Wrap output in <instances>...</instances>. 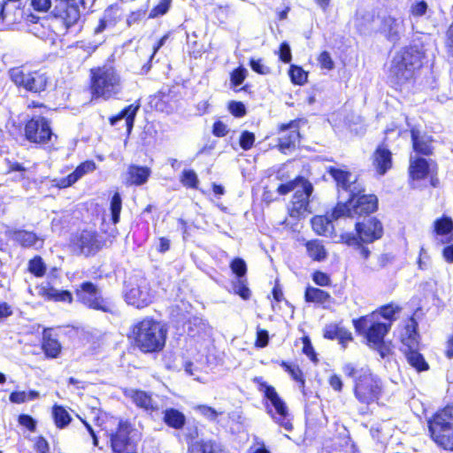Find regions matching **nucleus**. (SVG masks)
Instances as JSON below:
<instances>
[{"label":"nucleus","mask_w":453,"mask_h":453,"mask_svg":"<svg viewBox=\"0 0 453 453\" xmlns=\"http://www.w3.org/2000/svg\"><path fill=\"white\" fill-rule=\"evenodd\" d=\"M345 376L353 380L354 394L362 403L369 404L379 398L380 393V380L373 375L366 365L358 367L352 363L342 366Z\"/></svg>","instance_id":"obj_1"},{"label":"nucleus","mask_w":453,"mask_h":453,"mask_svg":"<svg viewBox=\"0 0 453 453\" xmlns=\"http://www.w3.org/2000/svg\"><path fill=\"white\" fill-rule=\"evenodd\" d=\"M425 57L422 47L414 44L405 47L397 53L390 68V75L399 85L411 80L415 71L422 66V60Z\"/></svg>","instance_id":"obj_2"},{"label":"nucleus","mask_w":453,"mask_h":453,"mask_svg":"<svg viewBox=\"0 0 453 453\" xmlns=\"http://www.w3.org/2000/svg\"><path fill=\"white\" fill-rule=\"evenodd\" d=\"M8 75L18 88L34 94L45 91L50 81L45 70H34L24 65L9 69Z\"/></svg>","instance_id":"obj_3"},{"label":"nucleus","mask_w":453,"mask_h":453,"mask_svg":"<svg viewBox=\"0 0 453 453\" xmlns=\"http://www.w3.org/2000/svg\"><path fill=\"white\" fill-rule=\"evenodd\" d=\"M428 430L436 444L453 450V406H447L428 419Z\"/></svg>","instance_id":"obj_4"},{"label":"nucleus","mask_w":453,"mask_h":453,"mask_svg":"<svg viewBox=\"0 0 453 453\" xmlns=\"http://www.w3.org/2000/svg\"><path fill=\"white\" fill-rule=\"evenodd\" d=\"M378 207V199L374 195L348 196L345 203L339 202L332 211L333 219L342 217L355 218L357 216L369 215Z\"/></svg>","instance_id":"obj_5"},{"label":"nucleus","mask_w":453,"mask_h":453,"mask_svg":"<svg viewBox=\"0 0 453 453\" xmlns=\"http://www.w3.org/2000/svg\"><path fill=\"white\" fill-rule=\"evenodd\" d=\"M353 325L356 331L365 337L369 347L385 341L391 328V323L380 321L376 312L353 319Z\"/></svg>","instance_id":"obj_6"},{"label":"nucleus","mask_w":453,"mask_h":453,"mask_svg":"<svg viewBox=\"0 0 453 453\" xmlns=\"http://www.w3.org/2000/svg\"><path fill=\"white\" fill-rule=\"evenodd\" d=\"M120 89L119 77L111 67L92 71L91 93L93 96L109 99Z\"/></svg>","instance_id":"obj_7"},{"label":"nucleus","mask_w":453,"mask_h":453,"mask_svg":"<svg viewBox=\"0 0 453 453\" xmlns=\"http://www.w3.org/2000/svg\"><path fill=\"white\" fill-rule=\"evenodd\" d=\"M258 390L270 402L266 406L267 412L273 420L286 431L290 432L293 428L291 418L285 402L279 396L275 388L265 381L259 382Z\"/></svg>","instance_id":"obj_8"},{"label":"nucleus","mask_w":453,"mask_h":453,"mask_svg":"<svg viewBox=\"0 0 453 453\" xmlns=\"http://www.w3.org/2000/svg\"><path fill=\"white\" fill-rule=\"evenodd\" d=\"M357 234L345 233L341 235L342 242L349 246H359L360 242L372 243L383 235V226L380 220L369 218L356 223Z\"/></svg>","instance_id":"obj_9"},{"label":"nucleus","mask_w":453,"mask_h":453,"mask_svg":"<svg viewBox=\"0 0 453 453\" xmlns=\"http://www.w3.org/2000/svg\"><path fill=\"white\" fill-rule=\"evenodd\" d=\"M77 302L88 309L112 313L113 306L108 299L104 298L102 290L91 281H84L75 288Z\"/></svg>","instance_id":"obj_10"},{"label":"nucleus","mask_w":453,"mask_h":453,"mask_svg":"<svg viewBox=\"0 0 453 453\" xmlns=\"http://www.w3.org/2000/svg\"><path fill=\"white\" fill-rule=\"evenodd\" d=\"M56 6L53 15L57 22L61 24L65 31H68L78 24L81 18L80 4H84V0H55Z\"/></svg>","instance_id":"obj_11"},{"label":"nucleus","mask_w":453,"mask_h":453,"mask_svg":"<svg viewBox=\"0 0 453 453\" xmlns=\"http://www.w3.org/2000/svg\"><path fill=\"white\" fill-rule=\"evenodd\" d=\"M167 328L160 322L143 319V352H159L165 344Z\"/></svg>","instance_id":"obj_12"},{"label":"nucleus","mask_w":453,"mask_h":453,"mask_svg":"<svg viewBox=\"0 0 453 453\" xmlns=\"http://www.w3.org/2000/svg\"><path fill=\"white\" fill-rule=\"evenodd\" d=\"M327 173L336 182L340 197L345 193L347 196H358L365 191L363 185L358 181L357 176L349 171L336 167L328 166Z\"/></svg>","instance_id":"obj_13"},{"label":"nucleus","mask_w":453,"mask_h":453,"mask_svg":"<svg viewBox=\"0 0 453 453\" xmlns=\"http://www.w3.org/2000/svg\"><path fill=\"white\" fill-rule=\"evenodd\" d=\"M135 430L127 421H119L116 433L111 434V445L114 453H135Z\"/></svg>","instance_id":"obj_14"},{"label":"nucleus","mask_w":453,"mask_h":453,"mask_svg":"<svg viewBox=\"0 0 453 453\" xmlns=\"http://www.w3.org/2000/svg\"><path fill=\"white\" fill-rule=\"evenodd\" d=\"M25 136L33 143L46 144L54 136L50 121L42 116H35L25 126Z\"/></svg>","instance_id":"obj_15"},{"label":"nucleus","mask_w":453,"mask_h":453,"mask_svg":"<svg viewBox=\"0 0 453 453\" xmlns=\"http://www.w3.org/2000/svg\"><path fill=\"white\" fill-rule=\"evenodd\" d=\"M313 192V186L306 180L303 182L300 188L294 193L291 205L288 208L289 216L291 218L299 219L306 213H311L310 197Z\"/></svg>","instance_id":"obj_16"},{"label":"nucleus","mask_w":453,"mask_h":453,"mask_svg":"<svg viewBox=\"0 0 453 453\" xmlns=\"http://www.w3.org/2000/svg\"><path fill=\"white\" fill-rule=\"evenodd\" d=\"M280 135L279 137L278 148L283 154L293 152L300 141V133L298 131V123L291 121L287 125H281Z\"/></svg>","instance_id":"obj_17"},{"label":"nucleus","mask_w":453,"mask_h":453,"mask_svg":"<svg viewBox=\"0 0 453 453\" xmlns=\"http://www.w3.org/2000/svg\"><path fill=\"white\" fill-rule=\"evenodd\" d=\"M104 245L102 237L95 231L84 230L80 234L76 246L85 256L95 255Z\"/></svg>","instance_id":"obj_18"},{"label":"nucleus","mask_w":453,"mask_h":453,"mask_svg":"<svg viewBox=\"0 0 453 453\" xmlns=\"http://www.w3.org/2000/svg\"><path fill=\"white\" fill-rule=\"evenodd\" d=\"M380 30L388 41L396 42L400 39L401 33L403 31V19L391 15L385 16L381 20Z\"/></svg>","instance_id":"obj_19"},{"label":"nucleus","mask_w":453,"mask_h":453,"mask_svg":"<svg viewBox=\"0 0 453 453\" xmlns=\"http://www.w3.org/2000/svg\"><path fill=\"white\" fill-rule=\"evenodd\" d=\"M139 106L129 105L124 108L119 114L110 118V124L117 127L118 129L125 127L127 134L131 133L134 126V119Z\"/></svg>","instance_id":"obj_20"},{"label":"nucleus","mask_w":453,"mask_h":453,"mask_svg":"<svg viewBox=\"0 0 453 453\" xmlns=\"http://www.w3.org/2000/svg\"><path fill=\"white\" fill-rule=\"evenodd\" d=\"M148 104L150 109L165 112L167 114L173 112L176 109V101L172 99V96L170 94L163 92L150 96Z\"/></svg>","instance_id":"obj_21"},{"label":"nucleus","mask_w":453,"mask_h":453,"mask_svg":"<svg viewBox=\"0 0 453 453\" xmlns=\"http://www.w3.org/2000/svg\"><path fill=\"white\" fill-rule=\"evenodd\" d=\"M411 136L413 144V149L416 152L428 156L432 153V137L422 134L417 127L411 129Z\"/></svg>","instance_id":"obj_22"},{"label":"nucleus","mask_w":453,"mask_h":453,"mask_svg":"<svg viewBox=\"0 0 453 453\" xmlns=\"http://www.w3.org/2000/svg\"><path fill=\"white\" fill-rule=\"evenodd\" d=\"M324 337L329 340H337L342 348L353 340L351 333L343 326L337 324L326 325L324 329Z\"/></svg>","instance_id":"obj_23"},{"label":"nucleus","mask_w":453,"mask_h":453,"mask_svg":"<svg viewBox=\"0 0 453 453\" xmlns=\"http://www.w3.org/2000/svg\"><path fill=\"white\" fill-rule=\"evenodd\" d=\"M418 323L414 318H411L402 335L403 349H418Z\"/></svg>","instance_id":"obj_24"},{"label":"nucleus","mask_w":453,"mask_h":453,"mask_svg":"<svg viewBox=\"0 0 453 453\" xmlns=\"http://www.w3.org/2000/svg\"><path fill=\"white\" fill-rule=\"evenodd\" d=\"M8 234L12 240L18 242L24 248L35 247L38 242L42 246V241H40L38 236L29 231L26 230H11Z\"/></svg>","instance_id":"obj_25"},{"label":"nucleus","mask_w":453,"mask_h":453,"mask_svg":"<svg viewBox=\"0 0 453 453\" xmlns=\"http://www.w3.org/2000/svg\"><path fill=\"white\" fill-rule=\"evenodd\" d=\"M188 453H227L223 445L214 440H202L188 447Z\"/></svg>","instance_id":"obj_26"},{"label":"nucleus","mask_w":453,"mask_h":453,"mask_svg":"<svg viewBox=\"0 0 453 453\" xmlns=\"http://www.w3.org/2000/svg\"><path fill=\"white\" fill-rule=\"evenodd\" d=\"M391 152L388 149L382 146L377 148L373 155V165L380 175L385 174L391 168Z\"/></svg>","instance_id":"obj_27"},{"label":"nucleus","mask_w":453,"mask_h":453,"mask_svg":"<svg viewBox=\"0 0 453 453\" xmlns=\"http://www.w3.org/2000/svg\"><path fill=\"white\" fill-rule=\"evenodd\" d=\"M164 422L176 430H180L186 424V416L184 413L174 408H167L161 411Z\"/></svg>","instance_id":"obj_28"},{"label":"nucleus","mask_w":453,"mask_h":453,"mask_svg":"<svg viewBox=\"0 0 453 453\" xmlns=\"http://www.w3.org/2000/svg\"><path fill=\"white\" fill-rule=\"evenodd\" d=\"M118 19V10L113 7L107 8L95 28V35H99L105 30L112 29L116 26Z\"/></svg>","instance_id":"obj_29"},{"label":"nucleus","mask_w":453,"mask_h":453,"mask_svg":"<svg viewBox=\"0 0 453 453\" xmlns=\"http://www.w3.org/2000/svg\"><path fill=\"white\" fill-rule=\"evenodd\" d=\"M402 350L404 353L409 365L418 372L428 370L429 365L425 360L423 355L418 351V349H403Z\"/></svg>","instance_id":"obj_30"},{"label":"nucleus","mask_w":453,"mask_h":453,"mask_svg":"<svg viewBox=\"0 0 453 453\" xmlns=\"http://www.w3.org/2000/svg\"><path fill=\"white\" fill-rule=\"evenodd\" d=\"M332 214L328 216H316L311 219V226L313 230L320 235H326L331 234L334 226L332 220H334Z\"/></svg>","instance_id":"obj_31"},{"label":"nucleus","mask_w":453,"mask_h":453,"mask_svg":"<svg viewBox=\"0 0 453 453\" xmlns=\"http://www.w3.org/2000/svg\"><path fill=\"white\" fill-rule=\"evenodd\" d=\"M331 296L325 290L314 287H307L304 292V299L307 303L323 304L329 302Z\"/></svg>","instance_id":"obj_32"},{"label":"nucleus","mask_w":453,"mask_h":453,"mask_svg":"<svg viewBox=\"0 0 453 453\" xmlns=\"http://www.w3.org/2000/svg\"><path fill=\"white\" fill-rule=\"evenodd\" d=\"M429 173V165L426 159L419 157L411 162L410 174L414 180L425 179Z\"/></svg>","instance_id":"obj_33"},{"label":"nucleus","mask_w":453,"mask_h":453,"mask_svg":"<svg viewBox=\"0 0 453 453\" xmlns=\"http://www.w3.org/2000/svg\"><path fill=\"white\" fill-rule=\"evenodd\" d=\"M42 348L48 357L56 358L61 351V344L50 335H43Z\"/></svg>","instance_id":"obj_34"},{"label":"nucleus","mask_w":453,"mask_h":453,"mask_svg":"<svg viewBox=\"0 0 453 453\" xmlns=\"http://www.w3.org/2000/svg\"><path fill=\"white\" fill-rule=\"evenodd\" d=\"M141 295L142 290L139 286L136 288L130 287V285L126 282L124 296L128 305H132L139 309L141 306Z\"/></svg>","instance_id":"obj_35"},{"label":"nucleus","mask_w":453,"mask_h":453,"mask_svg":"<svg viewBox=\"0 0 453 453\" xmlns=\"http://www.w3.org/2000/svg\"><path fill=\"white\" fill-rule=\"evenodd\" d=\"M306 249L309 256L316 261H322L326 257V251L322 243L318 240L308 242Z\"/></svg>","instance_id":"obj_36"},{"label":"nucleus","mask_w":453,"mask_h":453,"mask_svg":"<svg viewBox=\"0 0 453 453\" xmlns=\"http://www.w3.org/2000/svg\"><path fill=\"white\" fill-rule=\"evenodd\" d=\"M45 296L49 300L71 303L73 301V294L68 290H60L50 288L45 290Z\"/></svg>","instance_id":"obj_37"},{"label":"nucleus","mask_w":453,"mask_h":453,"mask_svg":"<svg viewBox=\"0 0 453 453\" xmlns=\"http://www.w3.org/2000/svg\"><path fill=\"white\" fill-rule=\"evenodd\" d=\"M193 410L210 422H217L218 418L224 412L205 404L196 405Z\"/></svg>","instance_id":"obj_38"},{"label":"nucleus","mask_w":453,"mask_h":453,"mask_svg":"<svg viewBox=\"0 0 453 453\" xmlns=\"http://www.w3.org/2000/svg\"><path fill=\"white\" fill-rule=\"evenodd\" d=\"M52 415L56 426L58 428L65 427L71 422L69 413L62 406L55 405L52 410Z\"/></svg>","instance_id":"obj_39"},{"label":"nucleus","mask_w":453,"mask_h":453,"mask_svg":"<svg viewBox=\"0 0 453 453\" xmlns=\"http://www.w3.org/2000/svg\"><path fill=\"white\" fill-rule=\"evenodd\" d=\"M434 227L438 235H447L453 230V220L449 217L443 216L434 221Z\"/></svg>","instance_id":"obj_40"},{"label":"nucleus","mask_w":453,"mask_h":453,"mask_svg":"<svg viewBox=\"0 0 453 453\" xmlns=\"http://www.w3.org/2000/svg\"><path fill=\"white\" fill-rule=\"evenodd\" d=\"M28 271L35 277H42L46 272V265L40 256H35L28 262Z\"/></svg>","instance_id":"obj_41"},{"label":"nucleus","mask_w":453,"mask_h":453,"mask_svg":"<svg viewBox=\"0 0 453 453\" xmlns=\"http://www.w3.org/2000/svg\"><path fill=\"white\" fill-rule=\"evenodd\" d=\"M281 367L289 373L294 380L299 382L302 388H304L305 380L303 379V372L296 365H289L285 361L280 363Z\"/></svg>","instance_id":"obj_42"},{"label":"nucleus","mask_w":453,"mask_h":453,"mask_svg":"<svg viewBox=\"0 0 453 453\" xmlns=\"http://www.w3.org/2000/svg\"><path fill=\"white\" fill-rule=\"evenodd\" d=\"M121 207L122 201L120 195L119 193H115L111 197L110 205L111 221L114 225H116L119 221Z\"/></svg>","instance_id":"obj_43"},{"label":"nucleus","mask_w":453,"mask_h":453,"mask_svg":"<svg viewBox=\"0 0 453 453\" xmlns=\"http://www.w3.org/2000/svg\"><path fill=\"white\" fill-rule=\"evenodd\" d=\"M307 180L302 176L296 177L295 180H290L287 183L280 184L278 188V192L280 195H286L291 191H295L301 188L303 182H305Z\"/></svg>","instance_id":"obj_44"},{"label":"nucleus","mask_w":453,"mask_h":453,"mask_svg":"<svg viewBox=\"0 0 453 453\" xmlns=\"http://www.w3.org/2000/svg\"><path fill=\"white\" fill-rule=\"evenodd\" d=\"M125 181L127 185L142 184V167L130 165L126 174Z\"/></svg>","instance_id":"obj_45"},{"label":"nucleus","mask_w":453,"mask_h":453,"mask_svg":"<svg viewBox=\"0 0 453 453\" xmlns=\"http://www.w3.org/2000/svg\"><path fill=\"white\" fill-rule=\"evenodd\" d=\"M180 182L187 188H196L199 180L194 170H184L180 177Z\"/></svg>","instance_id":"obj_46"},{"label":"nucleus","mask_w":453,"mask_h":453,"mask_svg":"<svg viewBox=\"0 0 453 453\" xmlns=\"http://www.w3.org/2000/svg\"><path fill=\"white\" fill-rule=\"evenodd\" d=\"M289 76L293 83L302 85L306 81L308 74L302 67L291 65L289 69Z\"/></svg>","instance_id":"obj_47"},{"label":"nucleus","mask_w":453,"mask_h":453,"mask_svg":"<svg viewBox=\"0 0 453 453\" xmlns=\"http://www.w3.org/2000/svg\"><path fill=\"white\" fill-rule=\"evenodd\" d=\"M400 311L398 306H394L393 304H387L380 308L378 311H375L378 314V317L380 316L390 322L395 319V315L396 312Z\"/></svg>","instance_id":"obj_48"},{"label":"nucleus","mask_w":453,"mask_h":453,"mask_svg":"<svg viewBox=\"0 0 453 453\" xmlns=\"http://www.w3.org/2000/svg\"><path fill=\"white\" fill-rule=\"evenodd\" d=\"M96 169V164L93 161H85L76 167L72 174L78 181L86 173H91Z\"/></svg>","instance_id":"obj_49"},{"label":"nucleus","mask_w":453,"mask_h":453,"mask_svg":"<svg viewBox=\"0 0 453 453\" xmlns=\"http://www.w3.org/2000/svg\"><path fill=\"white\" fill-rule=\"evenodd\" d=\"M172 0H160L159 3L150 11L149 18L154 19L165 15L170 6Z\"/></svg>","instance_id":"obj_50"},{"label":"nucleus","mask_w":453,"mask_h":453,"mask_svg":"<svg viewBox=\"0 0 453 453\" xmlns=\"http://www.w3.org/2000/svg\"><path fill=\"white\" fill-rule=\"evenodd\" d=\"M230 268H231L232 272L239 279H242L247 273L246 263L242 258H240V257H236L231 262Z\"/></svg>","instance_id":"obj_51"},{"label":"nucleus","mask_w":453,"mask_h":453,"mask_svg":"<svg viewBox=\"0 0 453 453\" xmlns=\"http://www.w3.org/2000/svg\"><path fill=\"white\" fill-rule=\"evenodd\" d=\"M143 410L151 411L150 416L152 419H156L161 416L158 406L154 404L153 400L147 393L143 392Z\"/></svg>","instance_id":"obj_52"},{"label":"nucleus","mask_w":453,"mask_h":453,"mask_svg":"<svg viewBox=\"0 0 453 453\" xmlns=\"http://www.w3.org/2000/svg\"><path fill=\"white\" fill-rule=\"evenodd\" d=\"M142 322L136 323L130 333L127 334L128 339L134 343V347L142 350Z\"/></svg>","instance_id":"obj_53"},{"label":"nucleus","mask_w":453,"mask_h":453,"mask_svg":"<svg viewBox=\"0 0 453 453\" xmlns=\"http://www.w3.org/2000/svg\"><path fill=\"white\" fill-rule=\"evenodd\" d=\"M246 76H247V70L244 67L240 66V67L234 69L231 73V77H230V81H231L232 87L236 88L237 86L241 85L243 82V81L245 80Z\"/></svg>","instance_id":"obj_54"},{"label":"nucleus","mask_w":453,"mask_h":453,"mask_svg":"<svg viewBox=\"0 0 453 453\" xmlns=\"http://www.w3.org/2000/svg\"><path fill=\"white\" fill-rule=\"evenodd\" d=\"M255 134L249 131H243L240 136V146L244 150H249L254 144Z\"/></svg>","instance_id":"obj_55"},{"label":"nucleus","mask_w":453,"mask_h":453,"mask_svg":"<svg viewBox=\"0 0 453 453\" xmlns=\"http://www.w3.org/2000/svg\"><path fill=\"white\" fill-rule=\"evenodd\" d=\"M234 292L239 295L242 299L248 300L250 296V290L246 286L242 279H238L234 286Z\"/></svg>","instance_id":"obj_56"},{"label":"nucleus","mask_w":453,"mask_h":453,"mask_svg":"<svg viewBox=\"0 0 453 453\" xmlns=\"http://www.w3.org/2000/svg\"><path fill=\"white\" fill-rule=\"evenodd\" d=\"M250 65L254 72L259 74L265 75L270 73L271 72V69L263 64L262 59L251 58L250 61Z\"/></svg>","instance_id":"obj_57"},{"label":"nucleus","mask_w":453,"mask_h":453,"mask_svg":"<svg viewBox=\"0 0 453 453\" xmlns=\"http://www.w3.org/2000/svg\"><path fill=\"white\" fill-rule=\"evenodd\" d=\"M312 280L315 282V284L321 287L329 286L331 283V280L328 274L320 271H316L312 274Z\"/></svg>","instance_id":"obj_58"},{"label":"nucleus","mask_w":453,"mask_h":453,"mask_svg":"<svg viewBox=\"0 0 453 453\" xmlns=\"http://www.w3.org/2000/svg\"><path fill=\"white\" fill-rule=\"evenodd\" d=\"M319 65L322 68L326 70H332L334 67V63L327 51H323L320 53L318 58Z\"/></svg>","instance_id":"obj_59"},{"label":"nucleus","mask_w":453,"mask_h":453,"mask_svg":"<svg viewBox=\"0 0 453 453\" xmlns=\"http://www.w3.org/2000/svg\"><path fill=\"white\" fill-rule=\"evenodd\" d=\"M228 109L235 117H242L246 114L245 105L241 102L233 101L229 104Z\"/></svg>","instance_id":"obj_60"},{"label":"nucleus","mask_w":453,"mask_h":453,"mask_svg":"<svg viewBox=\"0 0 453 453\" xmlns=\"http://www.w3.org/2000/svg\"><path fill=\"white\" fill-rule=\"evenodd\" d=\"M19 423L31 432H34L36 428L35 420L27 414H20L19 416Z\"/></svg>","instance_id":"obj_61"},{"label":"nucleus","mask_w":453,"mask_h":453,"mask_svg":"<svg viewBox=\"0 0 453 453\" xmlns=\"http://www.w3.org/2000/svg\"><path fill=\"white\" fill-rule=\"evenodd\" d=\"M8 172L9 173H11V172H17L18 173V176L16 178L18 180L25 179L26 168L20 163L8 161Z\"/></svg>","instance_id":"obj_62"},{"label":"nucleus","mask_w":453,"mask_h":453,"mask_svg":"<svg viewBox=\"0 0 453 453\" xmlns=\"http://www.w3.org/2000/svg\"><path fill=\"white\" fill-rule=\"evenodd\" d=\"M427 10V4L425 1H419L413 4L411 7V12L415 17L423 16Z\"/></svg>","instance_id":"obj_63"},{"label":"nucleus","mask_w":453,"mask_h":453,"mask_svg":"<svg viewBox=\"0 0 453 453\" xmlns=\"http://www.w3.org/2000/svg\"><path fill=\"white\" fill-rule=\"evenodd\" d=\"M248 453H270L264 441L256 439L255 442L248 449Z\"/></svg>","instance_id":"obj_64"}]
</instances>
